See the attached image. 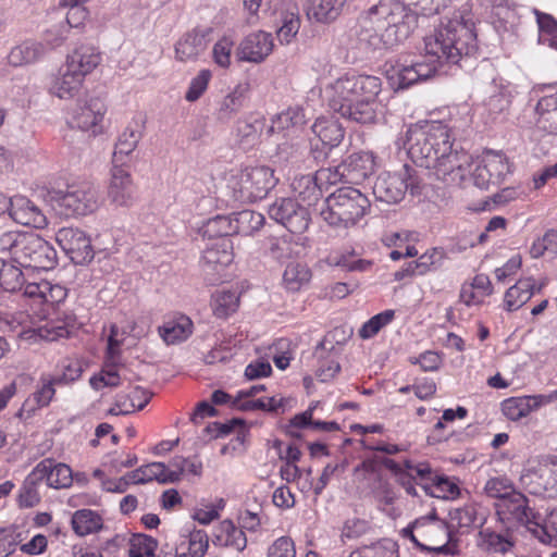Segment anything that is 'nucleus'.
Masks as SVG:
<instances>
[{
    "label": "nucleus",
    "instance_id": "f257e3e1",
    "mask_svg": "<svg viewBox=\"0 0 557 557\" xmlns=\"http://www.w3.org/2000/svg\"><path fill=\"white\" fill-rule=\"evenodd\" d=\"M425 59L403 66L397 73V89H406L412 85L432 78L442 62L457 63L462 55L476 51V37H425Z\"/></svg>",
    "mask_w": 557,
    "mask_h": 557
},
{
    "label": "nucleus",
    "instance_id": "f03ea898",
    "mask_svg": "<svg viewBox=\"0 0 557 557\" xmlns=\"http://www.w3.org/2000/svg\"><path fill=\"white\" fill-rule=\"evenodd\" d=\"M0 252L25 270H52L57 262L55 249L34 233L7 232L0 236Z\"/></svg>",
    "mask_w": 557,
    "mask_h": 557
},
{
    "label": "nucleus",
    "instance_id": "7ed1b4c3",
    "mask_svg": "<svg viewBox=\"0 0 557 557\" xmlns=\"http://www.w3.org/2000/svg\"><path fill=\"white\" fill-rule=\"evenodd\" d=\"M406 137L408 156L425 169L434 165L438 154L448 151L451 145L449 128L436 121L411 125Z\"/></svg>",
    "mask_w": 557,
    "mask_h": 557
},
{
    "label": "nucleus",
    "instance_id": "20e7f679",
    "mask_svg": "<svg viewBox=\"0 0 557 557\" xmlns=\"http://www.w3.org/2000/svg\"><path fill=\"white\" fill-rule=\"evenodd\" d=\"M370 207V200L363 193L345 186L327 196L320 215L331 227L345 231L356 226L369 213Z\"/></svg>",
    "mask_w": 557,
    "mask_h": 557
},
{
    "label": "nucleus",
    "instance_id": "39448f33",
    "mask_svg": "<svg viewBox=\"0 0 557 557\" xmlns=\"http://www.w3.org/2000/svg\"><path fill=\"white\" fill-rule=\"evenodd\" d=\"M381 79L371 75H346L339 77L325 88L327 104L337 113L345 111L360 97H377Z\"/></svg>",
    "mask_w": 557,
    "mask_h": 557
},
{
    "label": "nucleus",
    "instance_id": "423d86ee",
    "mask_svg": "<svg viewBox=\"0 0 557 557\" xmlns=\"http://www.w3.org/2000/svg\"><path fill=\"white\" fill-rule=\"evenodd\" d=\"M277 178L269 166L246 168L230 181L234 197L243 202L263 199L276 185Z\"/></svg>",
    "mask_w": 557,
    "mask_h": 557
},
{
    "label": "nucleus",
    "instance_id": "0eeeda50",
    "mask_svg": "<svg viewBox=\"0 0 557 557\" xmlns=\"http://www.w3.org/2000/svg\"><path fill=\"white\" fill-rule=\"evenodd\" d=\"M421 188L416 171L406 164L398 172L381 173L373 185V195L377 201L394 205L401 201L408 190L414 196Z\"/></svg>",
    "mask_w": 557,
    "mask_h": 557
},
{
    "label": "nucleus",
    "instance_id": "6e6552de",
    "mask_svg": "<svg viewBox=\"0 0 557 557\" xmlns=\"http://www.w3.org/2000/svg\"><path fill=\"white\" fill-rule=\"evenodd\" d=\"M361 32L372 35H407L403 10L394 0H382L360 18Z\"/></svg>",
    "mask_w": 557,
    "mask_h": 557
},
{
    "label": "nucleus",
    "instance_id": "1a4fd4ad",
    "mask_svg": "<svg viewBox=\"0 0 557 557\" xmlns=\"http://www.w3.org/2000/svg\"><path fill=\"white\" fill-rule=\"evenodd\" d=\"M406 535L419 547L443 554H454L447 545L450 540V532L447 524L435 518H422L405 529Z\"/></svg>",
    "mask_w": 557,
    "mask_h": 557
},
{
    "label": "nucleus",
    "instance_id": "9d476101",
    "mask_svg": "<svg viewBox=\"0 0 557 557\" xmlns=\"http://www.w3.org/2000/svg\"><path fill=\"white\" fill-rule=\"evenodd\" d=\"M520 481L530 494L557 497V457L541 458L536 466L523 471Z\"/></svg>",
    "mask_w": 557,
    "mask_h": 557
},
{
    "label": "nucleus",
    "instance_id": "9b49d317",
    "mask_svg": "<svg viewBox=\"0 0 557 557\" xmlns=\"http://www.w3.org/2000/svg\"><path fill=\"white\" fill-rule=\"evenodd\" d=\"M53 199L66 215H87L99 206L98 193L89 184L72 185L65 191H54Z\"/></svg>",
    "mask_w": 557,
    "mask_h": 557
},
{
    "label": "nucleus",
    "instance_id": "f8f14e48",
    "mask_svg": "<svg viewBox=\"0 0 557 557\" xmlns=\"http://www.w3.org/2000/svg\"><path fill=\"white\" fill-rule=\"evenodd\" d=\"M269 216L282 224L293 234L305 233L311 222L310 213L305 205L293 198L276 199L268 209Z\"/></svg>",
    "mask_w": 557,
    "mask_h": 557
},
{
    "label": "nucleus",
    "instance_id": "ddd939ff",
    "mask_svg": "<svg viewBox=\"0 0 557 557\" xmlns=\"http://www.w3.org/2000/svg\"><path fill=\"white\" fill-rule=\"evenodd\" d=\"M509 171L508 160L503 153L488 151L475 162L471 178L475 186L487 189L500 184Z\"/></svg>",
    "mask_w": 557,
    "mask_h": 557
},
{
    "label": "nucleus",
    "instance_id": "4468645a",
    "mask_svg": "<svg viewBox=\"0 0 557 557\" xmlns=\"http://www.w3.org/2000/svg\"><path fill=\"white\" fill-rule=\"evenodd\" d=\"M66 372L61 375L44 374L38 380L35 391L25 400L23 409L34 412L37 409L47 407L55 395V386L66 384L79 376V369H73L70 364L65 367Z\"/></svg>",
    "mask_w": 557,
    "mask_h": 557
},
{
    "label": "nucleus",
    "instance_id": "2eb2a0df",
    "mask_svg": "<svg viewBox=\"0 0 557 557\" xmlns=\"http://www.w3.org/2000/svg\"><path fill=\"white\" fill-rule=\"evenodd\" d=\"M470 157L466 152L453 150V144L445 153L437 157L434 165H430L436 177L446 184L460 185L469 173Z\"/></svg>",
    "mask_w": 557,
    "mask_h": 557
},
{
    "label": "nucleus",
    "instance_id": "dca6fc26",
    "mask_svg": "<svg viewBox=\"0 0 557 557\" xmlns=\"http://www.w3.org/2000/svg\"><path fill=\"white\" fill-rule=\"evenodd\" d=\"M107 112L104 102L99 98L78 101L72 109L67 124L71 128L91 132L94 135L101 131L100 123Z\"/></svg>",
    "mask_w": 557,
    "mask_h": 557
},
{
    "label": "nucleus",
    "instance_id": "f3484780",
    "mask_svg": "<svg viewBox=\"0 0 557 557\" xmlns=\"http://www.w3.org/2000/svg\"><path fill=\"white\" fill-rule=\"evenodd\" d=\"M124 166L112 164L107 197L115 207L129 208L137 199V187Z\"/></svg>",
    "mask_w": 557,
    "mask_h": 557
},
{
    "label": "nucleus",
    "instance_id": "a211bd4d",
    "mask_svg": "<svg viewBox=\"0 0 557 557\" xmlns=\"http://www.w3.org/2000/svg\"><path fill=\"white\" fill-rule=\"evenodd\" d=\"M55 239L74 263L83 264L94 259L91 240L84 231L75 227H62L58 231Z\"/></svg>",
    "mask_w": 557,
    "mask_h": 557
},
{
    "label": "nucleus",
    "instance_id": "6ab92c4d",
    "mask_svg": "<svg viewBox=\"0 0 557 557\" xmlns=\"http://www.w3.org/2000/svg\"><path fill=\"white\" fill-rule=\"evenodd\" d=\"M496 513L503 522H515L525 527L531 532L536 513L528 505L527 497L519 493H511V496L495 503Z\"/></svg>",
    "mask_w": 557,
    "mask_h": 557
},
{
    "label": "nucleus",
    "instance_id": "aec40b11",
    "mask_svg": "<svg viewBox=\"0 0 557 557\" xmlns=\"http://www.w3.org/2000/svg\"><path fill=\"white\" fill-rule=\"evenodd\" d=\"M233 245L230 238L219 239L211 246H208L201 257V268L210 283L220 280L222 271L233 261Z\"/></svg>",
    "mask_w": 557,
    "mask_h": 557
},
{
    "label": "nucleus",
    "instance_id": "412c9836",
    "mask_svg": "<svg viewBox=\"0 0 557 557\" xmlns=\"http://www.w3.org/2000/svg\"><path fill=\"white\" fill-rule=\"evenodd\" d=\"M62 45V37H55L53 40H42L35 37L23 40L20 45L12 48L8 59L14 66L32 63Z\"/></svg>",
    "mask_w": 557,
    "mask_h": 557
},
{
    "label": "nucleus",
    "instance_id": "4be33fe9",
    "mask_svg": "<svg viewBox=\"0 0 557 557\" xmlns=\"http://www.w3.org/2000/svg\"><path fill=\"white\" fill-rule=\"evenodd\" d=\"M376 168L375 156L371 151H359L348 156L336 172L347 182L359 184L372 175Z\"/></svg>",
    "mask_w": 557,
    "mask_h": 557
},
{
    "label": "nucleus",
    "instance_id": "5701e85b",
    "mask_svg": "<svg viewBox=\"0 0 557 557\" xmlns=\"http://www.w3.org/2000/svg\"><path fill=\"white\" fill-rule=\"evenodd\" d=\"M145 128L146 120L141 116L127 124L115 143L112 164L126 165L143 138Z\"/></svg>",
    "mask_w": 557,
    "mask_h": 557
},
{
    "label": "nucleus",
    "instance_id": "b1692460",
    "mask_svg": "<svg viewBox=\"0 0 557 557\" xmlns=\"http://www.w3.org/2000/svg\"><path fill=\"white\" fill-rule=\"evenodd\" d=\"M84 78L74 70L62 64L58 71L51 75L48 84V92L52 97L61 100H71L78 96L84 86Z\"/></svg>",
    "mask_w": 557,
    "mask_h": 557
},
{
    "label": "nucleus",
    "instance_id": "393cba45",
    "mask_svg": "<svg viewBox=\"0 0 557 557\" xmlns=\"http://www.w3.org/2000/svg\"><path fill=\"white\" fill-rule=\"evenodd\" d=\"M41 481L46 480L47 485L52 488H67L72 485V469L65 463H55L52 459L41 460L35 468Z\"/></svg>",
    "mask_w": 557,
    "mask_h": 557
},
{
    "label": "nucleus",
    "instance_id": "a878e982",
    "mask_svg": "<svg viewBox=\"0 0 557 557\" xmlns=\"http://www.w3.org/2000/svg\"><path fill=\"white\" fill-rule=\"evenodd\" d=\"M11 218L18 224L35 228H44L48 223L41 209L24 196L13 197Z\"/></svg>",
    "mask_w": 557,
    "mask_h": 557
},
{
    "label": "nucleus",
    "instance_id": "bb28decb",
    "mask_svg": "<svg viewBox=\"0 0 557 557\" xmlns=\"http://www.w3.org/2000/svg\"><path fill=\"white\" fill-rule=\"evenodd\" d=\"M101 62L100 52L92 46L81 45L66 55L65 65L82 77L90 74Z\"/></svg>",
    "mask_w": 557,
    "mask_h": 557
},
{
    "label": "nucleus",
    "instance_id": "cd10ccee",
    "mask_svg": "<svg viewBox=\"0 0 557 557\" xmlns=\"http://www.w3.org/2000/svg\"><path fill=\"white\" fill-rule=\"evenodd\" d=\"M381 114V104L376 97H360L341 113L345 119L360 124H375Z\"/></svg>",
    "mask_w": 557,
    "mask_h": 557
},
{
    "label": "nucleus",
    "instance_id": "c85d7f7f",
    "mask_svg": "<svg viewBox=\"0 0 557 557\" xmlns=\"http://www.w3.org/2000/svg\"><path fill=\"white\" fill-rule=\"evenodd\" d=\"M251 90V84L248 79L240 81L220 102L218 109V119L228 121L236 115L244 106V101Z\"/></svg>",
    "mask_w": 557,
    "mask_h": 557
},
{
    "label": "nucleus",
    "instance_id": "c756f323",
    "mask_svg": "<svg viewBox=\"0 0 557 557\" xmlns=\"http://www.w3.org/2000/svg\"><path fill=\"white\" fill-rule=\"evenodd\" d=\"M212 543L216 546L232 547L243 552L247 546V537L242 529L235 527L231 520H223L213 534Z\"/></svg>",
    "mask_w": 557,
    "mask_h": 557
},
{
    "label": "nucleus",
    "instance_id": "7c9ffc66",
    "mask_svg": "<svg viewBox=\"0 0 557 557\" xmlns=\"http://www.w3.org/2000/svg\"><path fill=\"white\" fill-rule=\"evenodd\" d=\"M311 129L322 144L330 148L337 147L345 136L344 127L333 117H318Z\"/></svg>",
    "mask_w": 557,
    "mask_h": 557
},
{
    "label": "nucleus",
    "instance_id": "2f4dec72",
    "mask_svg": "<svg viewBox=\"0 0 557 557\" xmlns=\"http://www.w3.org/2000/svg\"><path fill=\"white\" fill-rule=\"evenodd\" d=\"M273 46L269 37H245L238 47L237 54L240 60L260 62L269 55Z\"/></svg>",
    "mask_w": 557,
    "mask_h": 557
},
{
    "label": "nucleus",
    "instance_id": "473e14b6",
    "mask_svg": "<svg viewBox=\"0 0 557 557\" xmlns=\"http://www.w3.org/2000/svg\"><path fill=\"white\" fill-rule=\"evenodd\" d=\"M530 533L541 543L557 547V509L545 516L537 512Z\"/></svg>",
    "mask_w": 557,
    "mask_h": 557
},
{
    "label": "nucleus",
    "instance_id": "72a5a7b5",
    "mask_svg": "<svg viewBox=\"0 0 557 557\" xmlns=\"http://www.w3.org/2000/svg\"><path fill=\"white\" fill-rule=\"evenodd\" d=\"M158 332L168 345H175L186 341L191 335L193 322L189 318L182 315L159 326Z\"/></svg>",
    "mask_w": 557,
    "mask_h": 557
},
{
    "label": "nucleus",
    "instance_id": "f704fd0d",
    "mask_svg": "<svg viewBox=\"0 0 557 557\" xmlns=\"http://www.w3.org/2000/svg\"><path fill=\"white\" fill-rule=\"evenodd\" d=\"M202 471V463L196 458L174 457L169 467L165 466V478H162V484L175 483L185 473L199 476Z\"/></svg>",
    "mask_w": 557,
    "mask_h": 557
},
{
    "label": "nucleus",
    "instance_id": "c9c22d12",
    "mask_svg": "<svg viewBox=\"0 0 557 557\" xmlns=\"http://www.w3.org/2000/svg\"><path fill=\"white\" fill-rule=\"evenodd\" d=\"M541 403L537 395L512 397L503 401L502 411L511 421H518L539 409Z\"/></svg>",
    "mask_w": 557,
    "mask_h": 557
},
{
    "label": "nucleus",
    "instance_id": "e433bc0d",
    "mask_svg": "<svg viewBox=\"0 0 557 557\" xmlns=\"http://www.w3.org/2000/svg\"><path fill=\"white\" fill-rule=\"evenodd\" d=\"M443 25L448 35L458 33L478 35L479 32H483L482 23H476L473 14L466 8L455 12Z\"/></svg>",
    "mask_w": 557,
    "mask_h": 557
},
{
    "label": "nucleus",
    "instance_id": "4c0bfd02",
    "mask_svg": "<svg viewBox=\"0 0 557 557\" xmlns=\"http://www.w3.org/2000/svg\"><path fill=\"white\" fill-rule=\"evenodd\" d=\"M346 0H310L307 10L309 20L330 23L341 13Z\"/></svg>",
    "mask_w": 557,
    "mask_h": 557
},
{
    "label": "nucleus",
    "instance_id": "58836bf2",
    "mask_svg": "<svg viewBox=\"0 0 557 557\" xmlns=\"http://www.w3.org/2000/svg\"><path fill=\"white\" fill-rule=\"evenodd\" d=\"M535 283L531 277L518 281L505 294V306L508 311L522 307L534 294Z\"/></svg>",
    "mask_w": 557,
    "mask_h": 557
},
{
    "label": "nucleus",
    "instance_id": "ea45409f",
    "mask_svg": "<svg viewBox=\"0 0 557 557\" xmlns=\"http://www.w3.org/2000/svg\"><path fill=\"white\" fill-rule=\"evenodd\" d=\"M21 335L25 339H45V341H57L61 337H66L69 335L67 329L54 321H45L42 324H39L35 327H27L21 332Z\"/></svg>",
    "mask_w": 557,
    "mask_h": 557
},
{
    "label": "nucleus",
    "instance_id": "a19ab883",
    "mask_svg": "<svg viewBox=\"0 0 557 557\" xmlns=\"http://www.w3.org/2000/svg\"><path fill=\"white\" fill-rule=\"evenodd\" d=\"M152 394L139 386L134 387L128 394H119L116 396V407L123 414H129L136 410H143L149 403Z\"/></svg>",
    "mask_w": 557,
    "mask_h": 557
},
{
    "label": "nucleus",
    "instance_id": "79ce46f5",
    "mask_svg": "<svg viewBox=\"0 0 557 557\" xmlns=\"http://www.w3.org/2000/svg\"><path fill=\"white\" fill-rule=\"evenodd\" d=\"M348 557H398V545L391 539H381L368 545H361Z\"/></svg>",
    "mask_w": 557,
    "mask_h": 557
},
{
    "label": "nucleus",
    "instance_id": "37998d69",
    "mask_svg": "<svg viewBox=\"0 0 557 557\" xmlns=\"http://www.w3.org/2000/svg\"><path fill=\"white\" fill-rule=\"evenodd\" d=\"M311 280V271L307 264L293 261L286 265L283 283L289 292H298Z\"/></svg>",
    "mask_w": 557,
    "mask_h": 557
},
{
    "label": "nucleus",
    "instance_id": "c03bdc74",
    "mask_svg": "<svg viewBox=\"0 0 557 557\" xmlns=\"http://www.w3.org/2000/svg\"><path fill=\"white\" fill-rule=\"evenodd\" d=\"M359 47L362 50L361 58L380 59L395 46L398 45L396 37H368L359 40Z\"/></svg>",
    "mask_w": 557,
    "mask_h": 557
},
{
    "label": "nucleus",
    "instance_id": "a18cd8bd",
    "mask_svg": "<svg viewBox=\"0 0 557 557\" xmlns=\"http://www.w3.org/2000/svg\"><path fill=\"white\" fill-rule=\"evenodd\" d=\"M72 527L76 534L84 536L101 530L102 519L90 509H81L73 515Z\"/></svg>",
    "mask_w": 557,
    "mask_h": 557
},
{
    "label": "nucleus",
    "instance_id": "49530a36",
    "mask_svg": "<svg viewBox=\"0 0 557 557\" xmlns=\"http://www.w3.org/2000/svg\"><path fill=\"white\" fill-rule=\"evenodd\" d=\"M423 488L432 497L454 499L459 495L458 485L448 476L435 474L431 483L423 484Z\"/></svg>",
    "mask_w": 557,
    "mask_h": 557
},
{
    "label": "nucleus",
    "instance_id": "de8ad7c7",
    "mask_svg": "<svg viewBox=\"0 0 557 557\" xmlns=\"http://www.w3.org/2000/svg\"><path fill=\"white\" fill-rule=\"evenodd\" d=\"M305 123L304 110L300 108H288L286 111L276 114L271 120V125L267 128V134L280 133L289 127L302 125Z\"/></svg>",
    "mask_w": 557,
    "mask_h": 557
},
{
    "label": "nucleus",
    "instance_id": "09e8293b",
    "mask_svg": "<svg viewBox=\"0 0 557 557\" xmlns=\"http://www.w3.org/2000/svg\"><path fill=\"white\" fill-rule=\"evenodd\" d=\"M203 236L224 239L236 234L233 216L216 215L209 219L202 226Z\"/></svg>",
    "mask_w": 557,
    "mask_h": 557
},
{
    "label": "nucleus",
    "instance_id": "8fccbe9b",
    "mask_svg": "<svg viewBox=\"0 0 557 557\" xmlns=\"http://www.w3.org/2000/svg\"><path fill=\"white\" fill-rule=\"evenodd\" d=\"M239 307V295L235 290H218L212 298L213 312L218 318H227Z\"/></svg>",
    "mask_w": 557,
    "mask_h": 557
},
{
    "label": "nucleus",
    "instance_id": "3c124183",
    "mask_svg": "<svg viewBox=\"0 0 557 557\" xmlns=\"http://www.w3.org/2000/svg\"><path fill=\"white\" fill-rule=\"evenodd\" d=\"M478 545L486 552L505 554L513 543L505 535L490 529H482L479 532Z\"/></svg>",
    "mask_w": 557,
    "mask_h": 557
},
{
    "label": "nucleus",
    "instance_id": "603ef678",
    "mask_svg": "<svg viewBox=\"0 0 557 557\" xmlns=\"http://www.w3.org/2000/svg\"><path fill=\"white\" fill-rule=\"evenodd\" d=\"M25 282L26 276L21 268L3 260V267L0 270V286L7 292L14 293L22 290Z\"/></svg>",
    "mask_w": 557,
    "mask_h": 557
},
{
    "label": "nucleus",
    "instance_id": "864d4df0",
    "mask_svg": "<svg viewBox=\"0 0 557 557\" xmlns=\"http://www.w3.org/2000/svg\"><path fill=\"white\" fill-rule=\"evenodd\" d=\"M236 234L250 235L260 230L263 225L264 218L261 213L243 210L233 215Z\"/></svg>",
    "mask_w": 557,
    "mask_h": 557
},
{
    "label": "nucleus",
    "instance_id": "5fc2aeb1",
    "mask_svg": "<svg viewBox=\"0 0 557 557\" xmlns=\"http://www.w3.org/2000/svg\"><path fill=\"white\" fill-rule=\"evenodd\" d=\"M164 471L165 465L163 462H151L128 472L126 475L132 484H145L153 480L162 483V478H165Z\"/></svg>",
    "mask_w": 557,
    "mask_h": 557
},
{
    "label": "nucleus",
    "instance_id": "6e6d98bb",
    "mask_svg": "<svg viewBox=\"0 0 557 557\" xmlns=\"http://www.w3.org/2000/svg\"><path fill=\"white\" fill-rule=\"evenodd\" d=\"M206 46L205 37H183L175 44L176 59L184 62L194 60Z\"/></svg>",
    "mask_w": 557,
    "mask_h": 557
},
{
    "label": "nucleus",
    "instance_id": "4d7b16f0",
    "mask_svg": "<svg viewBox=\"0 0 557 557\" xmlns=\"http://www.w3.org/2000/svg\"><path fill=\"white\" fill-rule=\"evenodd\" d=\"M41 480L38 476V471H33L26 476L18 495V503L21 507L29 508L36 506L40 500L38 492V484Z\"/></svg>",
    "mask_w": 557,
    "mask_h": 557
},
{
    "label": "nucleus",
    "instance_id": "13d9d810",
    "mask_svg": "<svg viewBox=\"0 0 557 557\" xmlns=\"http://www.w3.org/2000/svg\"><path fill=\"white\" fill-rule=\"evenodd\" d=\"M532 258H540L548 255L552 258L557 256V226L547 230L544 235L537 238L531 249Z\"/></svg>",
    "mask_w": 557,
    "mask_h": 557
},
{
    "label": "nucleus",
    "instance_id": "bf43d9fd",
    "mask_svg": "<svg viewBox=\"0 0 557 557\" xmlns=\"http://www.w3.org/2000/svg\"><path fill=\"white\" fill-rule=\"evenodd\" d=\"M158 542L145 534H134L129 540V557H154Z\"/></svg>",
    "mask_w": 557,
    "mask_h": 557
},
{
    "label": "nucleus",
    "instance_id": "052dcab7",
    "mask_svg": "<svg viewBox=\"0 0 557 557\" xmlns=\"http://www.w3.org/2000/svg\"><path fill=\"white\" fill-rule=\"evenodd\" d=\"M395 317V311L392 309L385 310L381 313L373 315L368 320L359 330V336L368 339L376 335L384 326L389 324Z\"/></svg>",
    "mask_w": 557,
    "mask_h": 557
},
{
    "label": "nucleus",
    "instance_id": "680f3d73",
    "mask_svg": "<svg viewBox=\"0 0 557 557\" xmlns=\"http://www.w3.org/2000/svg\"><path fill=\"white\" fill-rule=\"evenodd\" d=\"M293 188L306 206L313 205L321 196V189L310 175L301 176L293 183Z\"/></svg>",
    "mask_w": 557,
    "mask_h": 557
},
{
    "label": "nucleus",
    "instance_id": "e2e57ef3",
    "mask_svg": "<svg viewBox=\"0 0 557 557\" xmlns=\"http://www.w3.org/2000/svg\"><path fill=\"white\" fill-rule=\"evenodd\" d=\"M484 491L487 496L495 498L497 502L504 500L516 492L507 479L500 478L488 480Z\"/></svg>",
    "mask_w": 557,
    "mask_h": 557
},
{
    "label": "nucleus",
    "instance_id": "0e129e2a",
    "mask_svg": "<svg viewBox=\"0 0 557 557\" xmlns=\"http://www.w3.org/2000/svg\"><path fill=\"white\" fill-rule=\"evenodd\" d=\"M211 76L212 74L209 70H201L198 75L191 79L189 88L185 95L186 100L190 102L198 100L206 91Z\"/></svg>",
    "mask_w": 557,
    "mask_h": 557
},
{
    "label": "nucleus",
    "instance_id": "69168bd1",
    "mask_svg": "<svg viewBox=\"0 0 557 557\" xmlns=\"http://www.w3.org/2000/svg\"><path fill=\"white\" fill-rule=\"evenodd\" d=\"M281 26L276 35H297L300 28V17L298 11L286 10L281 13Z\"/></svg>",
    "mask_w": 557,
    "mask_h": 557
},
{
    "label": "nucleus",
    "instance_id": "338daca9",
    "mask_svg": "<svg viewBox=\"0 0 557 557\" xmlns=\"http://www.w3.org/2000/svg\"><path fill=\"white\" fill-rule=\"evenodd\" d=\"M209 546L208 535L202 530H194L189 534L188 553L193 557H203Z\"/></svg>",
    "mask_w": 557,
    "mask_h": 557
},
{
    "label": "nucleus",
    "instance_id": "774afa93",
    "mask_svg": "<svg viewBox=\"0 0 557 557\" xmlns=\"http://www.w3.org/2000/svg\"><path fill=\"white\" fill-rule=\"evenodd\" d=\"M268 557H296L294 542L287 536L277 539L268 549Z\"/></svg>",
    "mask_w": 557,
    "mask_h": 557
}]
</instances>
